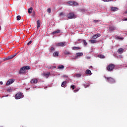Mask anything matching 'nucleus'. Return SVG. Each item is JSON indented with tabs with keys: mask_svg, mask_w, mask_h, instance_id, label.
I'll return each mask as SVG.
<instances>
[{
	"mask_svg": "<svg viewBox=\"0 0 127 127\" xmlns=\"http://www.w3.org/2000/svg\"><path fill=\"white\" fill-rule=\"evenodd\" d=\"M26 70H30V66H24L21 67L19 71V74H24L26 72Z\"/></svg>",
	"mask_w": 127,
	"mask_h": 127,
	"instance_id": "nucleus-1",
	"label": "nucleus"
},
{
	"mask_svg": "<svg viewBox=\"0 0 127 127\" xmlns=\"http://www.w3.org/2000/svg\"><path fill=\"white\" fill-rule=\"evenodd\" d=\"M24 95L21 92L17 93L15 96V99L16 100H19V99H22L23 98Z\"/></svg>",
	"mask_w": 127,
	"mask_h": 127,
	"instance_id": "nucleus-2",
	"label": "nucleus"
},
{
	"mask_svg": "<svg viewBox=\"0 0 127 127\" xmlns=\"http://www.w3.org/2000/svg\"><path fill=\"white\" fill-rule=\"evenodd\" d=\"M105 79H106L107 81L109 83H112V84L116 83V80H115V79L112 77H105Z\"/></svg>",
	"mask_w": 127,
	"mask_h": 127,
	"instance_id": "nucleus-3",
	"label": "nucleus"
},
{
	"mask_svg": "<svg viewBox=\"0 0 127 127\" xmlns=\"http://www.w3.org/2000/svg\"><path fill=\"white\" fill-rule=\"evenodd\" d=\"M115 69V64H110L107 66V70L110 72L111 71H113Z\"/></svg>",
	"mask_w": 127,
	"mask_h": 127,
	"instance_id": "nucleus-4",
	"label": "nucleus"
},
{
	"mask_svg": "<svg viewBox=\"0 0 127 127\" xmlns=\"http://www.w3.org/2000/svg\"><path fill=\"white\" fill-rule=\"evenodd\" d=\"M67 17L68 19H72L73 18H76L75 14L73 13H69L67 16Z\"/></svg>",
	"mask_w": 127,
	"mask_h": 127,
	"instance_id": "nucleus-5",
	"label": "nucleus"
},
{
	"mask_svg": "<svg viewBox=\"0 0 127 127\" xmlns=\"http://www.w3.org/2000/svg\"><path fill=\"white\" fill-rule=\"evenodd\" d=\"M68 4L70 5H73V6H75V5H78V3L75 1H69L68 2Z\"/></svg>",
	"mask_w": 127,
	"mask_h": 127,
	"instance_id": "nucleus-6",
	"label": "nucleus"
},
{
	"mask_svg": "<svg viewBox=\"0 0 127 127\" xmlns=\"http://www.w3.org/2000/svg\"><path fill=\"white\" fill-rule=\"evenodd\" d=\"M13 82H14V79H10L7 81L6 85V86H9V85H10V84H12Z\"/></svg>",
	"mask_w": 127,
	"mask_h": 127,
	"instance_id": "nucleus-7",
	"label": "nucleus"
},
{
	"mask_svg": "<svg viewBox=\"0 0 127 127\" xmlns=\"http://www.w3.org/2000/svg\"><path fill=\"white\" fill-rule=\"evenodd\" d=\"M66 45V42H61V43H58L56 44L57 46H62V47H64Z\"/></svg>",
	"mask_w": 127,
	"mask_h": 127,
	"instance_id": "nucleus-8",
	"label": "nucleus"
},
{
	"mask_svg": "<svg viewBox=\"0 0 127 127\" xmlns=\"http://www.w3.org/2000/svg\"><path fill=\"white\" fill-rule=\"evenodd\" d=\"M117 29V27L115 26H109V31H114V30H116Z\"/></svg>",
	"mask_w": 127,
	"mask_h": 127,
	"instance_id": "nucleus-9",
	"label": "nucleus"
},
{
	"mask_svg": "<svg viewBox=\"0 0 127 127\" xmlns=\"http://www.w3.org/2000/svg\"><path fill=\"white\" fill-rule=\"evenodd\" d=\"M100 36H101V34H99V33H97V34L93 35L92 37V39H97V38H98V37H100Z\"/></svg>",
	"mask_w": 127,
	"mask_h": 127,
	"instance_id": "nucleus-10",
	"label": "nucleus"
},
{
	"mask_svg": "<svg viewBox=\"0 0 127 127\" xmlns=\"http://www.w3.org/2000/svg\"><path fill=\"white\" fill-rule=\"evenodd\" d=\"M38 82V80L36 78H34L31 81V84H36Z\"/></svg>",
	"mask_w": 127,
	"mask_h": 127,
	"instance_id": "nucleus-11",
	"label": "nucleus"
},
{
	"mask_svg": "<svg viewBox=\"0 0 127 127\" xmlns=\"http://www.w3.org/2000/svg\"><path fill=\"white\" fill-rule=\"evenodd\" d=\"M124 51V49L120 48L118 49L117 52L118 53H119V54H122V53H123Z\"/></svg>",
	"mask_w": 127,
	"mask_h": 127,
	"instance_id": "nucleus-12",
	"label": "nucleus"
},
{
	"mask_svg": "<svg viewBox=\"0 0 127 127\" xmlns=\"http://www.w3.org/2000/svg\"><path fill=\"white\" fill-rule=\"evenodd\" d=\"M43 75L45 76V77H46V78H48L49 76H50V72H44Z\"/></svg>",
	"mask_w": 127,
	"mask_h": 127,
	"instance_id": "nucleus-13",
	"label": "nucleus"
},
{
	"mask_svg": "<svg viewBox=\"0 0 127 127\" xmlns=\"http://www.w3.org/2000/svg\"><path fill=\"white\" fill-rule=\"evenodd\" d=\"M61 32V31L59 29H58L56 31H54L53 33H52V34L53 35H54V34H58V33H60Z\"/></svg>",
	"mask_w": 127,
	"mask_h": 127,
	"instance_id": "nucleus-14",
	"label": "nucleus"
},
{
	"mask_svg": "<svg viewBox=\"0 0 127 127\" xmlns=\"http://www.w3.org/2000/svg\"><path fill=\"white\" fill-rule=\"evenodd\" d=\"M89 42H90V43H98V41L97 40H89Z\"/></svg>",
	"mask_w": 127,
	"mask_h": 127,
	"instance_id": "nucleus-15",
	"label": "nucleus"
},
{
	"mask_svg": "<svg viewBox=\"0 0 127 127\" xmlns=\"http://www.w3.org/2000/svg\"><path fill=\"white\" fill-rule=\"evenodd\" d=\"M13 58V57H12V55L9 56L8 57L6 58L5 59V60H10V59H12Z\"/></svg>",
	"mask_w": 127,
	"mask_h": 127,
	"instance_id": "nucleus-16",
	"label": "nucleus"
},
{
	"mask_svg": "<svg viewBox=\"0 0 127 127\" xmlns=\"http://www.w3.org/2000/svg\"><path fill=\"white\" fill-rule=\"evenodd\" d=\"M85 73L87 75H92V72L89 69H87Z\"/></svg>",
	"mask_w": 127,
	"mask_h": 127,
	"instance_id": "nucleus-17",
	"label": "nucleus"
},
{
	"mask_svg": "<svg viewBox=\"0 0 127 127\" xmlns=\"http://www.w3.org/2000/svg\"><path fill=\"white\" fill-rule=\"evenodd\" d=\"M66 84H67L66 81H63L62 83L61 86L64 88L65 86H66Z\"/></svg>",
	"mask_w": 127,
	"mask_h": 127,
	"instance_id": "nucleus-18",
	"label": "nucleus"
},
{
	"mask_svg": "<svg viewBox=\"0 0 127 127\" xmlns=\"http://www.w3.org/2000/svg\"><path fill=\"white\" fill-rule=\"evenodd\" d=\"M111 10H112V11H117V10H119V8L117 7H112L111 8Z\"/></svg>",
	"mask_w": 127,
	"mask_h": 127,
	"instance_id": "nucleus-19",
	"label": "nucleus"
},
{
	"mask_svg": "<svg viewBox=\"0 0 127 127\" xmlns=\"http://www.w3.org/2000/svg\"><path fill=\"white\" fill-rule=\"evenodd\" d=\"M33 9V8H32V7H31L30 8H29L28 11V13L29 14L32 13Z\"/></svg>",
	"mask_w": 127,
	"mask_h": 127,
	"instance_id": "nucleus-20",
	"label": "nucleus"
},
{
	"mask_svg": "<svg viewBox=\"0 0 127 127\" xmlns=\"http://www.w3.org/2000/svg\"><path fill=\"white\" fill-rule=\"evenodd\" d=\"M37 28L40 27V20H38L37 21Z\"/></svg>",
	"mask_w": 127,
	"mask_h": 127,
	"instance_id": "nucleus-21",
	"label": "nucleus"
},
{
	"mask_svg": "<svg viewBox=\"0 0 127 127\" xmlns=\"http://www.w3.org/2000/svg\"><path fill=\"white\" fill-rule=\"evenodd\" d=\"M72 49L73 50H79V49H81V48L78 47H73Z\"/></svg>",
	"mask_w": 127,
	"mask_h": 127,
	"instance_id": "nucleus-22",
	"label": "nucleus"
},
{
	"mask_svg": "<svg viewBox=\"0 0 127 127\" xmlns=\"http://www.w3.org/2000/svg\"><path fill=\"white\" fill-rule=\"evenodd\" d=\"M59 56V52H56L54 53V56H55V57H58Z\"/></svg>",
	"mask_w": 127,
	"mask_h": 127,
	"instance_id": "nucleus-23",
	"label": "nucleus"
},
{
	"mask_svg": "<svg viewBox=\"0 0 127 127\" xmlns=\"http://www.w3.org/2000/svg\"><path fill=\"white\" fill-rule=\"evenodd\" d=\"M82 41H83V44H84V45H85V46H87V45H88V43H87V42L86 41V40H82Z\"/></svg>",
	"mask_w": 127,
	"mask_h": 127,
	"instance_id": "nucleus-24",
	"label": "nucleus"
},
{
	"mask_svg": "<svg viewBox=\"0 0 127 127\" xmlns=\"http://www.w3.org/2000/svg\"><path fill=\"white\" fill-rule=\"evenodd\" d=\"M55 51V49L53 47L51 48V53H53V52H54Z\"/></svg>",
	"mask_w": 127,
	"mask_h": 127,
	"instance_id": "nucleus-25",
	"label": "nucleus"
},
{
	"mask_svg": "<svg viewBox=\"0 0 127 127\" xmlns=\"http://www.w3.org/2000/svg\"><path fill=\"white\" fill-rule=\"evenodd\" d=\"M77 56H83V53H77L76 54Z\"/></svg>",
	"mask_w": 127,
	"mask_h": 127,
	"instance_id": "nucleus-26",
	"label": "nucleus"
},
{
	"mask_svg": "<svg viewBox=\"0 0 127 127\" xmlns=\"http://www.w3.org/2000/svg\"><path fill=\"white\" fill-rule=\"evenodd\" d=\"M98 57H99V58H101L102 59H103V58H105V56L103 55H100L98 56Z\"/></svg>",
	"mask_w": 127,
	"mask_h": 127,
	"instance_id": "nucleus-27",
	"label": "nucleus"
},
{
	"mask_svg": "<svg viewBox=\"0 0 127 127\" xmlns=\"http://www.w3.org/2000/svg\"><path fill=\"white\" fill-rule=\"evenodd\" d=\"M47 12H48V13H51V8H49L47 9Z\"/></svg>",
	"mask_w": 127,
	"mask_h": 127,
	"instance_id": "nucleus-28",
	"label": "nucleus"
},
{
	"mask_svg": "<svg viewBox=\"0 0 127 127\" xmlns=\"http://www.w3.org/2000/svg\"><path fill=\"white\" fill-rule=\"evenodd\" d=\"M64 65H60L58 67L59 69H64Z\"/></svg>",
	"mask_w": 127,
	"mask_h": 127,
	"instance_id": "nucleus-29",
	"label": "nucleus"
},
{
	"mask_svg": "<svg viewBox=\"0 0 127 127\" xmlns=\"http://www.w3.org/2000/svg\"><path fill=\"white\" fill-rule=\"evenodd\" d=\"M16 18L17 20H20L21 16H20V15H18L17 16Z\"/></svg>",
	"mask_w": 127,
	"mask_h": 127,
	"instance_id": "nucleus-30",
	"label": "nucleus"
},
{
	"mask_svg": "<svg viewBox=\"0 0 127 127\" xmlns=\"http://www.w3.org/2000/svg\"><path fill=\"white\" fill-rule=\"evenodd\" d=\"M70 88H71V89H72V90H74V89L76 88V86H75V85H71V86H70Z\"/></svg>",
	"mask_w": 127,
	"mask_h": 127,
	"instance_id": "nucleus-31",
	"label": "nucleus"
},
{
	"mask_svg": "<svg viewBox=\"0 0 127 127\" xmlns=\"http://www.w3.org/2000/svg\"><path fill=\"white\" fill-rule=\"evenodd\" d=\"M75 76H76V77H77V78H79V77H81V74H79V73L76 74H75Z\"/></svg>",
	"mask_w": 127,
	"mask_h": 127,
	"instance_id": "nucleus-32",
	"label": "nucleus"
},
{
	"mask_svg": "<svg viewBox=\"0 0 127 127\" xmlns=\"http://www.w3.org/2000/svg\"><path fill=\"white\" fill-rule=\"evenodd\" d=\"M64 54H65L66 55H68V54H70V53L67 51H65Z\"/></svg>",
	"mask_w": 127,
	"mask_h": 127,
	"instance_id": "nucleus-33",
	"label": "nucleus"
},
{
	"mask_svg": "<svg viewBox=\"0 0 127 127\" xmlns=\"http://www.w3.org/2000/svg\"><path fill=\"white\" fill-rule=\"evenodd\" d=\"M7 92H12V89H11V88H9L7 90Z\"/></svg>",
	"mask_w": 127,
	"mask_h": 127,
	"instance_id": "nucleus-34",
	"label": "nucleus"
},
{
	"mask_svg": "<svg viewBox=\"0 0 127 127\" xmlns=\"http://www.w3.org/2000/svg\"><path fill=\"white\" fill-rule=\"evenodd\" d=\"M64 14H65L64 13V12H61L60 13V16H63V15H64Z\"/></svg>",
	"mask_w": 127,
	"mask_h": 127,
	"instance_id": "nucleus-35",
	"label": "nucleus"
},
{
	"mask_svg": "<svg viewBox=\"0 0 127 127\" xmlns=\"http://www.w3.org/2000/svg\"><path fill=\"white\" fill-rule=\"evenodd\" d=\"M31 43H32V40H31L28 43L27 45L29 46L30 45V44H31Z\"/></svg>",
	"mask_w": 127,
	"mask_h": 127,
	"instance_id": "nucleus-36",
	"label": "nucleus"
},
{
	"mask_svg": "<svg viewBox=\"0 0 127 127\" xmlns=\"http://www.w3.org/2000/svg\"><path fill=\"white\" fill-rule=\"evenodd\" d=\"M79 90H80V89L77 88V89H75V90L73 91V92H74V93H77V92H78V91H79Z\"/></svg>",
	"mask_w": 127,
	"mask_h": 127,
	"instance_id": "nucleus-37",
	"label": "nucleus"
},
{
	"mask_svg": "<svg viewBox=\"0 0 127 127\" xmlns=\"http://www.w3.org/2000/svg\"><path fill=\"white\" fill-rule=\"evenodd\" d=\"M16 55H17V53H15L13 55H12V56L13 57V58H14V57H15Z\"/></svg>",
	"mask_w": 127,
	"mask_h": 127,
	"instance_id": "nucleus-38",
	"label": "nucleus"
},
{
	"mask_svg": "<svg viewBox=\"0 0 127 127\" xmlns=\"http://www.w3.org/2000/svg\"><path fill=\"white\" fill-rule=\"evenodd\" d=\"M104 1H112V0H103Z\"/></svg>",
	"mask_w": 127,
	"mask_h": 127,
	"instance_id": "nucleus-39",
	"label": "nucleus"
},
{
	"mask_svg": "<svg viewBox=\"0 0 127 127\" xmlns=\"http://www.w3.org/2000/svg\"><path fill=\"white\" fill-rule=\"evenodd\" d=\"M117 38H118V39H121V40H123V38H121V37H119V36H117Z\"/></svg>",
	"mask_w": 127,
	"mask_h": 127,
	"instance_id": "nucleus-40",
	"label": "nucleus"
},
{
	"mask_svg": "<svg viewBox=\"0 0 127 127\" xmlns=\"http://www.w3.org/2000/svg\"><path fill=\"white\" fill-rule=\"evenodd\" d=\"M93 21H94V22L97 23V22H98V21H99V20H94Z\"/></svg>",
	"mask_w": 127,
	"mask_h": 127,
	"instance_id": "nucleus-41",
	"label": "nucleus"
},
{
	"mask_svg": "<svg viewBox=\"0 0 127 127\" xmlns=\"http://www.w3.org/2000/svg\"><path fill=\"white\" fill-rule=\"evenodd\" d=\"M123 20L125 21H127V18L123 19Z\"/></svg>",
	"mask_w": 127,
	"mask_h": 127,
	"instance_id": "nucleus-42",
	"label": "nucleus"
},
{
	"mask_svg": "<svg viewBox=\"0 0 127 127\" xmlns=\"http://www.w3.org/2000/svg\"><path fill=\"white\" fill-rule=\"evenodd\" d=\"M0 84H1V85H2V84H3V83L2 82V81H0Z\"/></svg>",
	"mask_w": 127,
	"mask_h": 127,
	"instance_id": "nucleus-43",
	"label": "nucleus"
},
{
	"mask_svg": "<svg viewBox=\"0 0 127 127\" xmlns=\"http://www.w3.org/2000/svg\"><path fill=\"white\" fill-rule=\"evenodd\" d=\"M90 58L89 57H87V59H90Z\"/></svg>",
	"mask_w": 127,
	"mask_h": 127,
	"instance_id": "nucleus-44",
	"label": "nucleus"
},
{
	"mask_svg": "<svg viewBox=\"0 0 127 127\" xmlns=\"http://www.w3.org/2000/svg\"><path fill=\"white\" fill-rule=\"evenodd\" d=\"M84 86L85 88H87V86H86V85L84 84Z\"/></svg>",
	"mask_w": 127,
	"mask_h": 127,
	"instance_id": "nucleus-45",
	"label": "nucleus"
},
{
	"mask_svg": "<svg viewBox=\"0 0 127 127\" xmlns=\"http://www.w3.org/2000/svg\"><path fill=\"white\" fill-rule=\"evenodd\" d=\"M126 12L127 13V10L126 11Z\"/></svg>",
	"mask_w": 127,
	"mask_h": 127,
	"instance_id": "nucleus-46",
	"label": "nucleus"
},
{
	"mask_svg": "<svg viewBox=\"0 0 127 127\" xmlns=\"http://www.w3.org/2000/svg\"><path fill=\"white\" fill-rule=\"evenodd\" d=\"M25 127L23 126V127Z\"/></svg>",
	"mask_w": 127,
	"mask_h": 127,
	"instance_id": "nucleus-47",
	"label": "nucleus"
}]
</instances>
